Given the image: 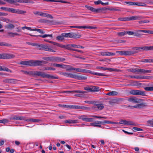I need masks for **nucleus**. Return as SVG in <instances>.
Returning <instances> with one entry per match:
<instances>
[{
    "label": "nucleus",
    "instance_id": "64",
    "mask_svg": "<svg viewBox=\"0 0 153 153\" xmlns=\"http://www.w3.org/2000/svg\"><path fill=\"white\" fill-rule=\"evenodd\" d=\"M79 123L77 120H71V123Z\"/></svg>",
    "mask_w": 153,
    "mask_h": 153
},
{
    "label": "nucleus",
    "instance_id": "56",
    "mask_svg": "<svg viewBox=\"0 0 153 153\" xmlns=\"http://www.w3.org/2000/svg\"><path fill=\"white\" fill-rule=\"evenodd\" d=\"M108 70L110 71H116L117 72H119L121 71V70L119 69H116L112 68H108Z\"/></svg>",
    "mask_w": 153,
    "mask_h": 153
},
{
    "label": "nucleus",
    "instance_id": "3",
    "mask_svg": "<svg viewBox=\"0 0 153 153\" xmlns=\"http://www.w3.org/2000/svg\"><path fill=\"white\" fill-rule=\"evenodd\" d=\"M90 117H93L94 118H98L99 119H107L108 118L106 117H101L98 116L96 115H82L78 117V118L82 120L85 122H93L94 121V119L93 118Z\"/></svg>",
    "mask_w": 153,
    "mask_h": 153
},
{
    "label": "nucleus",
    "instance_id": "11",
    "mask_svg": "<svg viewBox=\"0 0 153 153\" xmlns=\"http://www.w3.org/2000/svg\"><path fill=\"white\" fill-rule=\"evenodd\" d=\"M114 123H116L117 124H124L126 125L127 126H130V125H133L134 126H135L136 125L135 123L132 121H127L125 120H122L120 121L119 123L117 122H114Z\"/></svg>",
    "mask_w": 153,
    "mask_h": 153
},
{
    "label": "nucleus",
    "instance_id": "40",
    "mask_svg": "<svg viewBox=\"0 0 153 153\" xmlns=\"http://www.w3.org/2000/svg\"><path fill=\"white\" fill-rule=\"evenodd\" d=\"M56 70L55 68L53 67H46L45 68V69H43V71L45 70H52L55 71Z\"/></svg>",
    "mask_w": 153,
    "mask_h": 153
},
{
    "label": "nucleus",
    "instance_id": "7",
    "mask_svg": "<svg viewBox=\"0 0 153 153\" xmlns=\"http://www.w3.org/2000/svg\"><path fill=\"white\" fill-rule=\"evenodd\" d=\"M62 93H79V94H75L74 96L78 97H82L84 96V94H85L87 93V92L84 91H81L80 90H75L72 91H65L62 92Z\"/></svg>",
    "mask_w": 153,
    "mask_h": 153
},
{
    "label": "nucleus",
    "instance_id": "27",
    "mask_svg": "<svg viewBox=\"0 0 153 153\" xmlns=\"http://www.w3.org/2000/svg\"><path fill=\"white\" fill-rule=\"evenodd\" d=\"M90 123L89 126H92L94 127H97L99 128H102L101 125H99V123L97 122V121H96L94 122H91Z\"/></svg>",
    "mask_w": 153,
    "mask_h": 153
},
{
    "label": "nucleus",
    "instance_id": "9",
    "mask_svg": "<svg viewBox=\"0 0 153 153\" xmlns=\"http://www.w3.org/2000/svg\"><path fill=\"white\" fill-rule=\"evenodd\" d=\"M85 7L86 8L94 13H102L103 11L107 9L106 8H99L96 9L88 5H85Z\"/></svg>",
    "mask_w": 153,
    "mask_h": 153
},
{
    "label": "nucleus",
    "instance_id": "34",
    "mask_svg": "<svg viewBox=\"0 0 153 153\" xmlns=\"http://www.w3.org/2000/svg\"><path fill=\"white\" fill-rule=\"evenodd\" d=\"M0 71H6L7 72H10V73L12 72V71L9 69L8 68L3 67V68L2 67L0 66Z\"/></svg>",
    "mask_w": 153,
    "mask_h": 153
},
{
    "label": "nucleus",
    "instance_id": "59",
    "mask_svg": "<svg viewBox=\"0 0 153 153\" xmlns=\"http://www.w3.org/2000/svg\"><path fill=\"white\" fill-rule=\"evenodd\" d=\"M115 54L111 52H106V56H114L115 55Z\"/></svg>",
    "mask_w": 153,
    "mask_h": 153
},
{
    "label": "nucleus",
    "instance_id": "25",
    "mask_svg": "<svg viewBox=\"0 0 153 153\" xmlns=\"http://www.w3.org/2000/svg\"><path fill=\"white\" fill-rule=\"evenodd\" d=\"M16 81L17 80L13 79H6L3 80V82L5 83L15 84Z\"/></svg>",
    "mask_w": 153,
    "mask_h": 153
},
{
    "label": "nucleus",
    "instance_id": "39",
    "mask_svg": "<svg viewBox=\"0 0 153 153\" xmlns=\"http://www.w3.org/2000/svg\"><path fill=\"white\" fill-rule=\"evenodd\" d=\"M117 35L120 37L124 36L126 35V31L124 30L122 32H118Z\"/></svg>",
    "mask_w": 153,
    "mask_h": 153
},
{
    "label": "nucleus",
    "instance_id": "50",
    "mask_svg": "<svg viewBox=\"0 0 153 153\" xmlns=\"http://www.w3.org/2000/svg\"><path fill=\"white\" fill-rule=\"evenodd\" d=\"M70 27L72 28L82 29V28H86V27L84 26H71Z\"/></svg>",
    "mask_w": 153,
    "mask_h": 153
},
{
    "label": "nucleus",
    "instance_id": "19",
    "mask_svg": "<svg viewBox=\"0 0 153 153\" xmlns=\"http://www.w3.org/2000/svg\"><path fill=\"white\" fill-rule=\"evenodd\" d=\"M97 122L99 123V125L101 124L104 125L105 124H117L116 123H114L113 122L107 120H104L102 121H97Z\"/></svg>",
    "mask_w": 153,
    "mask_h": 153
},
{
    "label": "nucleus",
    "instance_id": "52",
    "mask_svg": "<svg viewBox=\"0 0 153 153\" xmlns=\"http://www.w3.org/2000/svg\"><path fill=\"white\" fill-rule=\"evenodd\" d=\"M96 68L97 69H101V70H108V68L102 67H101L100 66H97L96 67Z\"/></svg>",
    "mask_w": 153,
    "mask_h": 153
},
{
    "label": "nucleus",
    "instance_id": "17",
    "mask_svg": "<svg viewBox=\"0 0 153 153\" xmlns=\"http://www.w3.org/2000/svg\"><path fill=\"white\" fill-rule=\"evenodd\" d=\"M141 100H142L138 99L134 97H130L128 100V101L134 103L140 102Z\"/></svg>",
    "mask_w": 153,
    "mask_h": 153
},
{
    "label": "nucleus",
    "instance_id": "22",
    "mask_svg": "<svg viewBox=\"0 0 153 153\" xmlns=\"http://www.w3.org/2000/svg\"><path fill=\"white\" fill-rule=\"evenodd\" d=\"M72 45H73V44L71 45L68 44L66 45H62L60 44L59 47L62 48H66L68 50L73 51L74 49L71 48L72 47H73Z\"/></svg>",
    "mask_w": 153,
    "mask_h": 153
},
{
    "label": "nucleus",
    "instance_id": "57",
    "mask_svg": "<svg viewBox=\"0 0 153 153\" xmlns=\"http://www.w3.org/2000/svg\"><path fill=\"white\" fill-rule=\"evenodd\" d=\"M126 34H128L129 35H133L134 31H132L129 30H126Z\"/></svg>",
    "mask_w": 153,
    "mask_h": 153
},
{
    "label": "nucleus",
    "instance_id": "33",
    "mask_svg": "<svg viewBox=\"0 0 153 153\" xmlns=\"http://www.w3.org/2000/svg\"><path fill=\"white\" fill-rule=\"evenodd\" d=\"M25 121L27 122H33L34 123L39 122L41 121L39 119H34L33 118L27 119L25 120Z\"/></svg>",
    "mask_w": 153,
    "mask_h": 153
},
{
    "label": "nucleus",
    "instance_id": "49",
    "mask_svg": "<svg viewBox=\"0 0 153 153\" xmlns=\"http://www.w3.org/2000/svg\"><path fill=\"white\" fill-rule=\"evenodd\" d=\"M147 124L149 126L153 127V119L151 120H149L147 121Z\"/></svg>",
    "mask_w": 153,
    "mask_h": 153
},
{
    "label": "nucleus",
    "instance_id": "1",
    "mask_svg": "<svg viewBox=\"0 0 153 153\" xmlns=\"http://www.w3.org/2000/svg\"><path fill=\"white\" fill-rule=\"evenodd\" d=\"M47 63L44 61H39L38 60L34 61L33 60H30L29 61H21L19 63L21 65H28L30 66H36L42 65L43 64H45Z\"/></svg>",
    "mask_w": 153,
    "mask_h": 153
},
{
    "label": "nucleus",
    "instance_id": "51",
    "mask_svg": "<svg viewBox=\"0 0 153 153\" xmlns=\"http://www.w3.org/2000/svg\"><path fill=\"white\" fill-rule=\"evenodd\" d=\"M72 47L74 48H83L84 47L80 45H77L75 44H73V45H72Z\"/></svg>",
    "mask_w": 153,
    "mask_h": 153
},
{
    "label": "nucleus",
    "instance_id": "30",
    "mask_svg": "<svg viewBox=\"0 0 153 153\" xmlns=\"http://www.w3.org/2000/svg\"><path fill=\"white\" fill-rule=\"evenodd\" d=\"M44 50L52 52H55V51L54 50H53L50 48L49 46L46 45H44Z\"/></svg>",
    "mask_w": 153,
    "mask_h": 153
},
{
    "label": "nucleus",
    "instance_id": "55",
    "mask_svg": "<svg viewBox=\"0 0 153 153\" xmlns=\"http://www.w3.org/2000/svg\"><path fill=\"white\" fill-rule=\"evenodd\" d=\"M85 103H87L88 104H95L96 103H97V102L93 101H85L84 102Z\"/></svg>",
    "mask_w": 153,
    "mask_h": 153
},
{
    "label": "nucleus",
    "instance_id": "43",
    "mask_svg": "<svg viewBox=\"0 0 153 153\" xmlns=\"http://www.w3.org/2000/svg\"><path fill=\"white\" fill-rule=\"evenodd\" d=\"M58 105L60 107L67 109H70V105H62L59 104Z\"/></svg>",
    "mask_w": 153,
    "mask_h": 153
},
{
    "label": "nucleus",
    "instance_id": "23",
    "mask_svg": "<svg viewBox=\"0 0 153 153\" xmlns=\"http://www.w3.org/2000/svg\"><path fill=\"white\" fill-rule=\"evenodd\" d=\"M143 18L142 16H132L131 17H129V21L140 20Z\"/></svg>",
    "mask_w": 153,
    "mask_h": 153
},
{
    "label": "nucleus",
    "instance_id": "37",
    "mask_svg": "<svg viewBox=\"0 0 153 153\" xmlns=\"http://www.w3.org/2000/svg\"><path fill=\"white\" fill-rule=\"evenodd\" d=\"M92 92L98 91L100 90V88L98 86H91Z\"/></svg>",
    "mask_w": 153,
    "mask_h": 153
},
{
    "label": "nucleus",
    "instance_id": "6",
    "mask_svg": "<svg viewBox=\"0 0 153 153\" xmlns=\"http://www.w3.org/2000/svg\"><path fill=\"white\" fill-rule=\"evenodd\" d=\"M66 38H73L76 37V38H79L81 37V35L79 34L78 33H63L61 34V35L58 36L56 38H62V37Z\"/></svg>",
    "mask_w": 153,
    "mask_h": 153
},
{
    "label": "nucleus",
    "instance_id": "63",
    "mask_svg": "<svg viewBox=\"0 0 153 153\" xmlns=\"http://www.w3.org/2000/svg\"><path fill=\"white\" fill-rule=\"evenodd\" d=\"M125 3H126L127 4H128L130 5H134V2H131V1H129V2H125Z\"/></svg>",
    "mask_w": 153,
    "mask_h": 153
},
{
    "label": "nucleus",
    "instance_id": "15",
    "mask_svg": "<svg viewBox=\"0 0 153 153\" xmlns=\"http://www.w3.org/2000/svg\"><path fill=\"white\" fill-rule=\"evenodd\" d=\"M70 109L90 110L91 108L90 107H86L83 106L70 105Z\"/></svg>",
    "mask_w": 153,
    "mask_h": 153
},
{
    "label": "nucleus",
    "instance_id": "44",
    "mask_svg": "<svg viewBox=\"0 0 153 153\" xmlns=\"http://www.w3.org/2000/svg\"><path fill=\"white\" fill-rule=\"evenodd\" d=\"M138 108H142L144 107L147 105L146 104L144 103H142L140 104H138Z\"/></svg>",
    "mask_w": 153,
    "mask_h": 153
},
{
    "label": "nucleus",
    "instance_id": "12",
    "mask_svg": "<svg viewBox=\"0 0 153 153\" xmlns=\"http://www.w3.org/2000/svg\"><path fill=\"white\" fill-rule=\"evenodd\" d=\"M130 93L134 95H139L142 96L146 95V92L144 91L138 90H134L130 91Z\"/></svg>",
    "mask_w": 153,
    "mask_h": 153
},
{
    "label": "nucleus",
    "instance_id": "13",
    "mask_svg": "<svg viewBox=\"0 0 153 153\" xmlns=\"http://www.w3.org/2000/svg\"><path fill=\"white\" fill-rule=\"evenodd\" d=\"M123 98H117L116 99H108V102L109 104L111 105H113L115 104H118L119 102L120 101L122 100Z\"/></svg>",
    "mask_w": 153,
    "mask_h": 153
},
{
    "label": "nucleus",
    "instance_id": "8",
    "mask_svg": "<svg viewBox=\"0 0 153 153\" xmlns=\"http://www.w3.org/2000/svg\"><path fill=\"white\" fill-rule=\"evenodd\" d=\"M142 32L147 33L149 34H153V30H137L134 31V34L133 35L137 37H140L141 35V34L140 33Z\"/></svg>",
    "mask_w": 153,
    "mask_h": 153
},
{
    "label": "nucleus",
    "instance_id": "61",
    "mask_svg": "<svg viewBox=\"0 0 153 153\" xmlns=\"http://www.w3.org/2000/svg\"><path fill=\"white\" fill-rule=\"evenodd\" d=\"M149 20H142L139 22V24H143L149 22Z\"/></svg>",
    "mask_w": 153,
    "mask_h": 153
},
{
    "label": "nucleus",
    "instance_id": "45",
    "mask_svg": "<svg viewBox=\"0 0 153 153\" xmlns=\"http://www.w3.org/2000/svg\"><path fill=\"white\" fill-rule=\"evenodd\" d=\"M150 77L149 76L140 75L137 76V79H149Z\"/></svg>",
    "mask_w": 153,
    "mask_h": 153
},
{
    "label": "nucleus",
    "instance_id": "18",
    "mask_svg": "<svg viewBox=\"0 0 153 153\" xmlns=\"http://www.w3.org/2000/svg\"><path fill=\"white\" fill-rule=\"evenodd\" d=\"M64 58L55 57H51V61L54 62H58L59 61H63L65 60Z\"/></svg>",
    "mask_w": 153,
    "mask_h": 153
},
{
    "label": "nucleus",
    "instance_id": "31",
    "mask_svg": "<svg viewBox=\"0 0 153 153\" xmlns=\"http://www.w3.org/2000/svg\"><path fill=\"white\" fill-rule=\"evenodd\" d=\"M142 51H147L149 50H153V46H146L142 47Z\"/></svg>",
    "mask_w": 153,
    "mask_h": 153
},
{
    "label": "nucleus",
    "instance_id": "53",
    "mask_svg": "<svg viewBox=\"0 0 153 153\" xmlns=\"http://www.w3.org/2000/svg\"><path fill=\"white\" fill-rule=\"evenodd\" d=\"M36 45L35 46H37L38 47L37 48L38 49L40 50H42V44L36 43Z\"/></svg>",
    "mask_w": 153,
    "mask_h": 153
},
{
    "label": "nucleus",
    "instance_id": "21",
    "mask_svg": "<svg viewBox=\"0 0 153 153\" xmlns=\"http://www.w3.org/2000/svg\"><path fill=\"white\" fill-rule=\"evenodd\" d=\"M7 35L11 37H17L20 35V34L17 33L8 32L7 33Z\"/></svg>",
    "mask_w": 153,
    "mask_h": 153
},
{
    "label": "nucleus",
    "instance_id": "38",
    "mask_svg": "<svg viewBox=\"0 0 153 153\" xmlns=\"http://www.w3.org/2000/svg\"><path fill=\"white\" fill-rule=\"evenodd\" d=\"M0 46H11L12 45L10 44L4 42H0Z\"/></svg>",
    "mask_w": 153,
    "mask_h": 153
},
{
    "label": "nucleus",
    "instance_id": "35",
    "mask_svg": "<svg viewBox=\"0 0 153 153\" xmlns=\"http://www.w3.org/2000/svg\"><path fill=\"white\" fill-rule=\"evenodd\" d=\"M118 92L116 91H112L106 94L107 95L114 96L117 95Z\"/></svg>",
    "mask_w": 153,
    "mask_h": 153
},
{
    "label": "nucleus",
    "instance_id": "54",
    "mask_svg": "<svg viewBox=\"0 0 153 153\" xmlns=\"http://www.w3.org/2000/svg\"><path fill=\"white\" fill-rule=\"evenodd\" d=\"M9 122L8 120L6 119L0 120V123H6Z\"/></svg>",
    "mask_w": 153,
    "mask_h": 153
},
{
    "label": "nucleus",
    "instance_id": "24",
    "mask_svg": "<svg viewBox=\"0 0 153 153\" xmlns=\"http://www.w3.org/2000/svg\"><path fill=\"white\" fill-rule=\"evenodd\" d=\"M11 120H24V118L22 117H18L14 116L11 117L10 118Z\"/></svg>",
    "mask_w": 153,
    "mask_h": 153
},
{
    "label": "nucleus",
    "instance_id": "28",
    "mask_svg": "<svg viewBox=\"0 0 153 153\" xmlns=\"http://www.w3.org/2000/svg\"><path fill=\"white\" fill-rule=\"evenodd\" d=\"M133 51L132 52H136V53H134V54L138 53V52H140L142 51V47H135L132 48Z\"/></svg>",
    "mask_w": 153,
    "mask_h": 153
},
{
    "label": "nucleus",
    "instance_id": "42",
    "mask_svg": "<svg viewBox=\"0 0 153 153\" xmlns=\"http://www.w3.org/2000/svg\"><path fill=\"white\" fill-rule=\"evenodd\" d=\"M14 26L12 24H9L5 26L6 28L8 29H13L14 28Z\"/></svg>",
    "mask_w": 153,
    "mask_h": 153
},
{
    "label": "nucleus",
    "instance_id": "10",
    "mask_svg": "<svg viewBox=\"0 0 153 153\" xmlns=\"http://www.w3.org/2000/svg\"><path fill=\"white\" fill-rule=\"evenodd\" d=\"M15 55L11 53H3L0 54V59H8L13 58Z\"/></svg>",
    "mask_w": 153,
    "mask_h": 153
},
{
    "label": "nucleus",
    "instance_id": "20",
    "mask_svg": "<svg viewBox=\"0 0 153 153\" xmlns=\"http://www.w3.org/2000/svg\"><path fill=\"white\" fill-rule=\"evenodd\" d=\"M30 36H32L34 37H40L42 38H46V37H50V38H53V34H45L43 35H30Z\"/></svg>",
    "mask_w": 153,
    "mask_h": 153
},
{
    "label": "nucleus",
    "instance_id": "2",
    "mask_svg": "<svg viewBox=\"0 0 153 153\" xmlns=\"http://www.w3.org/2000/svg\"><path fill=\"white\" fill-rule=\"evenodd\" d=\"M29 75H31L33 76L36 75L38 76H42L43 78H47L48 79H57L59 78L58 76H54L50 74H46L42 72L36 71H29Z\"/></svg>",
    "mask_w": 153,
    "mask_h": 153
},
{
    "label": "nucleus",
    "instance_id": "16",
    "mask_svg": "<svg viewBox=\"0 0 153 153\" xmlns=\"http://www.w3.org/2000/svg\"><path fill=\"white\" fill-rule=\"evenodd\" d=\"M9 12H11L12 13L19 14H24L26 13V11L22 10L19 9H15L13 8H9Z\"/></svg>",
    "mask_w": 153,
    "mask_h": 153
},
{
    "label": "nucleus",
    "instance_id": "47",
    "mask_svg": "<svg viewBox=\"0 0 153 153\" xmlns=\"http://www.w3.org/2000/svg\"><path fill=\"white\" fill-rule=\"evenodd\" d=\"M84 89L89 92H92L91 86L85 87L84 88Z\"/></svg>",
    "mask_w": 153,
    "mask_h": 153
},
{
    "label": "nucleus",
    "instance_id": "5",
    "mask_svg": "<svg viewBox=\"0 0 153 153\" xmlns=\"http://www.w3.org/2000/svg\"><path fill=\"white\" fill-rule=\"evenodd\" d=\"M60 74L67 77L73 78L79 80H83L87 79V77L86 76L76 75L75 74H72L68 73L61 72L60 73Z\"/></svg>",
    "mask_w": 153,
    "mask_h": 153
},
{
    "label": "nucleus",
    "instance_id": "60",
    "mask_svg": "<svg viewBox=\"0 0 153 153\" xmlns=\"http://www.w3.org/2000/svg\"><path fill=\"white\" fill-rule=\"evenodd\" d=\"M0 9L1 10H4L6 11L9 12V8L5 7H1Z\"/></svg>",
    "mask_w": 153,
    "mask_h": 153
},
{
    "label": "nucleus",
    "instance_id": "48",
    "mask_svg": "<svg viewBox=\"0 0 153 153\" xmlns=\"http://www.w3.org/2000/svg\"><path fill=\"white\" fill-rule=\"evenodd\" d=\"M144 89L146 91H153V87H145Z\"/></svg>",
    "mask_w": 153,
    "mask_h": 153
},
{
    "label": "nucleus",
    "instance_id": "46",
    "mask_svg": "<svg viewBox=\"0 0 153 153\" xmlns=\"http://www.w3.org/2000/svg\"><path fill=\"white\" fill-rule=\"evenodd\" d=\"M33 31H36L41 33H45L43 30L39 29H33Z\"/></svg>",
    "mask_w": 153,
    "mask_h": 153
},
{
    "label": "nucleus",
    "instance_id": "36",
    "mask_svg": "<svg viewBox=\"0 0 153 153\" xmlns=\"http://www.w3.org/2000/svg\"><path fill=\"white\" fill-rule=\"evenodd\" d=\"M95 105L96 106L97 108H98V109L100 110L102 109L104 107L102 104H97L96 103ZM96 108V107H94V108Z\"/></svg>",
    "mask_w": 153,
    "mask_h": 153
},
{
    "label": "nucleus",
    "instance_id": "14",
    "mask_svg": "<svg viewBox=\"0 0 153 153\" xmlns=\"http://www.w3.org/2000/svg\"><path fill=\"white\" fill-rule=\"evenodd\" d=\"M116 52L122 55L125 56H131L134 54V53H136V52L120 51H117Z\"/></svg>",
    "mask_w": 153,
    "mask_h": 153
},
{
    "label": "nucleus",
    "instance_id": "26",
    "mask_svg": "<svg viewBox=\"0 0 153 153\" xmlns=\"http://www.w3.org/2000/svg\"><path fill=\"white\" fill-rule=\"evenodd\" d=\"M151 71L150 70H144L143 69H138V74H145L147 73H150L151 72Z\"/></svg>",
    "mask_w": 153,
    "mask_h": 153
},
{
    "label": "nucleus",
    "instance_id": "29",
    "mask_svg": "<svg viewBox=\"0 0 153 153\" xmlns=\"http://www.w3.org/2000/svg\"><path fill=\"white\" fill-rule=\"evenodd\" d=\"M39 16L44 17H49L52 19L53 18V17L51 15L41 12H40Z\"/></svg>",
    "mask_w": 153,
    "mask_h": 153
},
{
    "label": "nucleus",
    "instance_id": "62",
    "mask_svg": "<svg viewBox=\"0 0 153 153\" xmlns=\"http://www.w3.org/2000/svg\"><path fill=\"white\" fill-rule=\"evenodd\" d=\"M133 128L135 130L137 131H143V130L140 128H139L137 127H134Z\"/></svg>",
    "mask_w": 153,
    "mask_h": 153
},
{
    "label": "nucleus",
    "instance_id": "58",
    "mask_svg": "<svg viewBox=\"0 0 153 153\" xmlns=\"http://www.w3.org/2000/svg\"><path fill=\"white\" fill-rule=\"evenodd\" d=\"M116 41L117 43H124L126 42V41L124 40H121L120 39H118L116 40Z\"/></svg>",
    "mask_w": 153,
    "mask_h": 153
},
{
    "label": "nucleus",
    "instance_id": "41",
    "mask_svg": "<svg viewBox=\"0 0 153 153\" xmlns=\"http://www.w3.org/2000/svg\"><path fill=\"white\" fill-rule=\"evenodd\" d=\"M129 17H120L118 19V20L120 21H129Z\"/></svg>",
    "mask_w": 153,
    "mask_h": 153
},
{
    "label": "nucleus",
    "instance_id": "4",
    "mask_svg": "<svg viewBox=\"0 0 153 153\" xmlns=\"http://www.w3.org/2000/svg\"><path fill=\"white\" fill-rule=\"evenodd\" d=\"M69 70H75L77 72H82V73H89L92 74H93L99 76H108L107 75L101 73H98L95 72H92L90 70H87L86 69L79 68H75L71 67L70 69H67L66 71H68Z\"/></svg>",
    "mask_w": 153,
    "mask_h": 153
},
{
    "label": "nucleus",
    "instance_id": "32",
    "mask_svg": "<svg viewBox=\"0 0 153 153\" xmlns=\"http://www.w3.org/2000/svg\"><path fill=\"white\" fill-rule=\"evenodd\" d=\"M51 66L60 68H64V66H65V65H62L55 63H51Z\"/></svg>",
    "mask_w": 153,
    "mask_h": 153
}]
</instances>
